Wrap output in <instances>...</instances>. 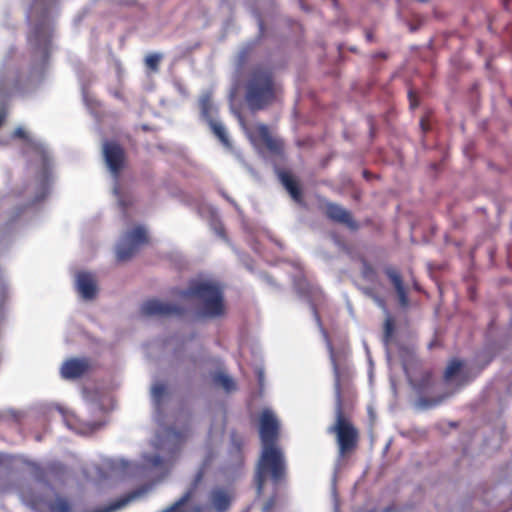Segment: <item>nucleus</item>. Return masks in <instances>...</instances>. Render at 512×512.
Wrapping results in <instances>:
<instances>
[{"label":"nucleus","instance_id":"f257e3e1","mask_svg":"<svg viewBox=\"0 0 512 512\" xmlns=\"http://www.w3.org/2000/svg\"><path fill=\"white\" fill-rule=\"evenodd\" d=\"M259 435L262 451L257 464L256 487L262 493L267 477L274 483L285 478V458L282 449L278 446L279 423L270 410H264L259 419Z\"/></svg>","mask_w":512,"mask_h":512},{"label":"nucleus","instance_id":"f03ea898","mask_svg":"<svg viewBox=\"0 0 512 512\" xmlns=\"http://www.w3.org/2000/svg\"><path fill=\"white\" fill-rule=\"evenodd\" d=\"M328 348L334 374V390L336 399V419L335 423L329 428V432L336 435L339 456L346 457L356 450L359 442V432L344 412L341 386L342 371L338 364L333 346L329 344Z\"/></svg>","mask_w":512,"mask_h":512},{"label":"nucleus","instance_id":"7ed1b4c3","mask_svg":"<svg viewBox=\"0 0 512 512\" xmlns=\"http://www.w3.org/2000/svg\"><path fill=\"white\" fill-rule=\"evenodd\" d=\"M279 91L280 86L271 67L257 65L251 69L245 83V101L250 110L259 111L272 105Z\"/></svg>","mask_w":512,"mask_h":512},{"label":"nucleus","instance_id":"20e7f679","mask_svg":"<svg viewBox=\"0 0 512 512\" xmlns=\"http://www.w3.org/2000/svg\"><path fill=\"white\" fill-rule=\"evenodd\" d=\"M182 298L197 299L202 303L200 315L216 318L224 315L225 306L221 288L210 281H193L189 287L179 292Z\"/></svg>","mask_w":512,"mask_h":512},{"label":"nucleus","instance_id":"39448f33","mask_svg":"<svg viewBox=\"0 0 512 512\" xmlns=\"http://www.w3.org/2000/svg\"><path fill=\"white\" fill-rule=\"evenodd\" d=\"M148 243L147 232L144 227L136 226L128 231L117 246V260L120 262L130 260L142 245Z\"/></svg>","mask_w":512,"mask_h":512},{"label":"nucleus","instance_id":"423d86ee","mask_svg":"<svg viewBox=\"0 0 512 512\" xmlns=\"http://www.w3.org/2000/svg\"><path fill=\"white\" fill-rule=\"evenodd\" d=\"M103 155L109 170L115 178H118L125 166L126 153L124 148L115 141H106L103 144Z\"/></svg>","mask_w":512,"mask_h":512},{"label":"nucleus","instance_id":"0eeeda50","mask_svg":"<svg viewBox=\"0 0 512 512\" xmlns=\"http://www.w3.org/2000/svg\"><path fill=\"white\" fill-rule=\"evenodd\" d=\"M250 138L254 142L262 143L273 155L284 154V143L281 139L273 137L265 124H257L250 132Z\"/></svg>","mask_w":512,"mask_h":512},{"label":"nucleus","instance_id":"6e6552de","mask_svg":"<svg viewBox=\"0 0 512 512\" xmlns=\"http://www.w3.org/2000/svg\"><path fill=\"white\" fill-rule=\"evenodd\" d=\"M141 312L145 316H182L185 309L177 305L164 303L157 299H150L142 304Z\"/></svg>","mask_w":512,"mask_h":512},{"label":"nucleus","instance_id":"1a4fd4ad","mask_svg":"<svg viewBox=\"0 0 512 512\" xmlns=\"http://www.w3.org/2000/svg\"><path fill=\"white\" fill-rule=\"evenodd\" d=\"M325 215L329 220L343 224L350 230L356 231L359 229V224L353 219L351 212L339 204L327 203L325 205Z\"/></svg>","mask_w":512,"mask_h":512},{"label":"nucleus","instance_id":"9d476101","mask_svg":"<svg viewBox=\"0 0 512 512\" xmlns=\"http://www.w3.org/2000/svg\"><path fill=\"white\" fill-rule=\"evenodd\" d=\"M91 369L88 358H70L61 367V376L67 380L78 379L86 375Z\"/></svg>","mask_w":512,"mask_h":512},{"label":"nucleus","instance_id":"9b49d317","mask_svg":"<svg viewBox=\"0 0 512 512\" xmlns=\"http://www.w3.org/2000/svg\"><path fill=\"white\" fill-rule=\"evenodd\" d=\"M13 136L26 141L29 151L34 155L35 160L39 161L44 170H47L49 166V155L44 146L29 138L26 131L22 127H18L14 130Z\"/></svg>","mask_w":512,"mask_h":512},{"label":"nucleus","instance_id":"f8f14e48","mask_svg":"<svg viewBox=\"0 0 512 512\" xmlns=\"http://www.w3.org/2000/svg\"><path fill=\"white\" fill-rule=\"evenodd\" d=\"M384 272L396 291L399 305L402 308H407L409 306L408 290L404 285L401 273L392 266L386 267Z\"/></svg>","mask_w":512,"mask_h":512},{"label":"nucleus","instance_id":"ddd939ff","mask_svg":"<svg viewBox=\"0 0 512 512\" xmlns=\"http://www.w3.org/2000/svg\"><path fill=\"white\" fill-rule=\"evenodd\" d=\"M77 290L82 298L92 300L97 295V283L93 274L89 272H79L77 274Z\"/></svg>","mask_w":512,"mask_h":512},{"label":"nucleus","instance_id":"4468645a","mask_svg":"<svg viewBox=\"0 0 512 512\" xmlns=\"http://www.w3.org/2000/svg\"><path fill=\"white\" fill-rule=\"evenodd\" d=\"M209 504L215 512H227L231 506L232 496L224 488H214L209 493Z\"/></svg>","mask_w":512,"mask_h":512},{"label":"nucleus","instance_id":"2eb2a0df","mask_svg":"<svg viewBox=\"0 0 512 512\" xmlns=\"http://www.w3.org/2000/svg\"><path fill=\"white\" fill-rule=\"evenodd\" d=\"M279 176L283 186L288 191L291 198L297 203H302L303 193L298 181L289 172L283 171Z\"/></svg>","mask_w":512,"mask_h":512},{"label":"nucleus","instance_id":"dca6fc26","mask_svg":"<svg viewBox=\"0 0 512 512\" xmlns=\"http://www.w3.org/2000/svg\"><path fill=\"white\" fill-rule=\"evenodd\" d=\"M178 452H179V445H176L173 449L170 450L167 457H162L160 455H153L148 458V463L151 464L155 468L169 469L175 462Z\"/></svg>","mask_w":512,"mask_h":512},{"label":"nucleus","instance_id":"f3484780","mask_svg":"<svg viewBox=\"0 0 512 512\" xmlns=\"http://www.w3.org/2000/svg\"><path fill=\"white\" fill-rule=\"evenodd\" d=\"M410 383L418 394L425 393L433 384V373L432 371H425L420 379L416 381L410 380Z\"/></svg>","mask_w":512,"mask_h":512},{"label":"nucleus","instance_id":"a211bd4d","mask_svg":"<svg viewBox=\"0 0 512 512\" xmlns=\"http://www.w3.org/2000/svg\"><path fill=\"white\" fill-rule=\"evenodd\" d=\"M199 107L202 118L208 123L214 120V106L209 95H204L199 100Z\"/></svg>","mask_w":512,"mask_h":512},{"label":"nucleus","instance_id":"6ab92c4d","mask_svg":"<svg viewBox=\"0 0 512 512\" xmlns=\"http://www.w3.org/2000/svg\"><path fill=\"white\" fill-rule=\"evenodd\" d=\"M208 125L212 130L213 134L219 139V141L224 146L229 147L230 141L226 133L225 127L220 122H217L215 119L208 122Z\"/></svg>","mask_w":512,"mask_h":512},{"label":"nucleus","instance_id":"aec40b11","mask_svg":"<svg viewBox=\"0 0 512 512\" xmlns=\"http://www.w3.org/2000/svg\"><path fill=\"white\" fill-rule=\"evenodd\" d=\"M462 367V361L458 359L451 360L444 371V380L446 382H450L453 378L460 374Z\"/></svg>","mask_w":512,"mask_h":512},{"label":"nucleus","instance_id":"412c9836","mask_svg":"<svg viewBox=\"0 0 512 512\" xmlns=\"http://www.w3.org/2000/svg\"><path fill=\"white\" fill-rule=\"evenodd\" d=\"M362 269H361V275L362 277L370 282H374L377 279V272L375 268L367 261L366 258L361 257L360 258Z\"/></svg>","mask_w":512,"mask_h":512},{"label":"nucleus","instance_id":"4be33fe9","mask_svg":"<svg viewBox=\"0 0 512 512\" xmlns=\"http://www.w3.org/2000/svg\"><path fill=\"white\" fill-rule=\"evenodd\" d=\"M216 384L222 386L227 392H230L236 388L234 380L224 373H216L213 377Z\"/></svg>","mask_w":512,"mask_h":512},{"label":"nucleus","instance_id":"5701e85b","mask_svg":"<svg viewBox=\"0 0 512 512\" xmlns=\"http://www.w3.org/2000/svg\"><path fill=\"white\" fill-rule=\"evenodd\" d=\"M395 331V322L391 316H388L384 322V335L383 339L385 343H389L393 338Z\"/></svg>","mask_w":512,"mask_h":512},{"label":"nucleus","instance_id":"b1692460","mask_svg":"<svg viewBox=\"0 0 512 512\" xmlns=\"http://www.w3.org/2000/svg\"><path fill=\"white\" fill-rule=\"evenodd\" d=\"M162 59V55L158 53H151L146 56L145 64L148 69L153 72H157L159 70V65Z\"/></svg>","mask_w":512,"mask_h":512},{"label":"nucleus","instance_id":"393cba45","mask_svg":"<svg viewBox=\"0 0 512 512\" xmlns=\"http://www.w3.org/2000/svg\"><path fill=\"white\" fill-rule=\"evenodd\" d=\"M166 394V386L163 383H157L152 387V398L157 406H160Z\"/></svg>","mask_w":512,"mask_h":512},{"label":"nucleus","instance_id":"a878e982","mask_svg":"<svg viewBox=\"0 0 512 512\" xmlns=\"http://www.w3.org/2000/svg\"><path fill=\"white\" fill-rule=\"evenodd\" d=\"M115 192L118 195L119 205L123 210H127L130 206L133 205V199L130 196L120 194V192L116 189Z\"/></svg>","mask_w":512,"mask_h":512},{"label":"nucleus","instance_id":"bb28decb","mask_svg":"<svg viewBox=\"0 0 512 512\" xmlns=\"http://www.w3.org/2000/svg\"><path fill=\"white\" fill-rule=\"evenodd\" d=\"M441 402V399H429L426 397L419 398V404L424 408H430L436 406Z\"/></svg>","mask_w":512,"mask_h":512},{"label":"nucleus","instance_id":"cd10ccee","mask_svg":"<svg viewBox=\"0 0 512 512\" xmlns=\"http://www.w3.org/2000/svg\"><path fill=\"white\" fill-rule=\"evenodd\" d=\"M167 433L169 436H173L177 440L178 444H180L186 437V435H182L181 433H176L173 430H168Z\"/></svg>","mask_w":512,"mask_h":512},{"label":"nucleus","instance_id":"c85d7f7f","mask_svg":"<svg viewBox=\"0 0 512 512\" xmlns=\"http://www.w3.org/2000/svg\"><path fill=\"white\" fill-rule=\"evenodd\" d=\"M47 195V185L46 183L43 184V191L39 196L36 197V199L33 201V203L42 201Z\"/></svg>","mask_w":512,"mask_h":512},{"label":"nucleus","instance_id":"c756f323","mask_svg":"<svg viewBox=\"0 0 512 512\" xmlns=\"http://www.w3.org/2000/svg\"><path fill=\"white\" fill-rule=\"evenodd\" d=\"M493 358H494V355H492V354L488 355L485 358L483 364L481 365L480 370H483L485 367H487L492 362Z\"/></svg>","mask_w":512,"mask_h":512},{"label":"nucleus","instance_id":"7c9ffc66","mask_svg":"<svg viewBox=\"0 0 512 512\" xmlns=\"http://www.w3.org/2000/svg\"><path fill=\"white\" fill-rule=\"evenodd\" d=\"M408 96H409V99H410V106H411L412 108H415V107L418 105V103L416 102V100H415V98H414V93H413V91H409Z\"/></svg>","mask_w":512,"mask_h":512},{"label":"nucleus","instance_id":"2f4dec72","mask_svg":"<svg viewBox=\"0 0 512 512\" xmlns=\"http://www.w3.org/2000/svg\"><path fill=\"white\" fill-rule=\"evenodd\" d=\"M192 512H209V510L203 505H196L193 507Z\"/></svg>","mask_w":512,"mask_h":512},{"label":"nucleus","instance_id":"473e14b6","mask_svg":"<svg viewBox=\"0 0 512 512\" xmlns=\"http://www.w3.org/2000/svg\"><path fill=\"white\" fill-rule=\"evenodd\" d=\"M273 505H274V499H269V501H267V503L264 506V510L269 511L273 507Z\"/></svg>","mask_w":512,"mask_h":512},{"label":"nucleus","instance_id":"72a5a7b5","mask_svg":"<svg viewBox=\"0 0 512 512\" xmlns=\"http://www.w3.org/2000/svg\"><path fill=\"white\" fill-rule=\"evenodd\" d=\"M6 118V113L4 111H0V127L3 125Z\"/></svg>","mask_w":512,"mask_h":512},{"label":"nucleus","instance_id":"f704fd0d","mask_svg":"<svg viewBox=\"0 0 512 512\" xmlns=\"http://www.w3.org/2000/svg\"><path fill=\"white\" fill-rule=\"evenodd\" d=\"M420 125H421V128L423 131H427L429 129V127L426 125V122L424 119H421Z\"/></svg>","mask_w":512,"mask_h":512},{"label":"nucleus","instance_id":"c9c22d12","mask_svg":"<svg viewBox=\"0 0 512 512\" xmlns=\"http://www.w3.org/2000/svg\"><path fill=\"white\" fill-rule=\"evenodd\" d=\"M374 298H375V300L377 301V303H378L380 306H382V307H384V306H385V303H384V300H383V299H381V298H379V297H377V296H375Z\"/></svg>","mask_w":512,"mask_h":512},{"label":"nucleus","instance_id":"e433bc0d","mask_svg":"<svg viewBox=\"0 0 512 512\" xmlns=\"http://www.w3.org/2000/svg\"><path fill=\"white\" fill-rule=\"evenodd\" d=\"M366 38H367V40H368L369 42L373 41V35H372V33H371V32H367V33H366Z\"/></svg>","mask_w":512,"mask_h":512},{"label":"nucleus","instance_id":"4c0bfd02","mask_svg":"<svg viewBox=\"0 0 512 512\" xmlns=\"http://www.w3.org/2000/svg\"><path fill=\"white\" fill-rule=\"evenodd\" d=\"M383 512H396V510L394 507L389 506V507L385 508Z\"/></svg>","mask_w":512,"mask_h":512},{"label":"nucleus","instance_id":"58836bf2","mask_svg":"<svg viewBox=\"0 0 512 512\" xmlns=\"http://www.w3.org/2000/svg\"><path fill=\"white\" fill-rule=\"evenodd\" d=\"M370 133H371L372 136L375 133V129H374V125H373L372 121L370 122Z\"/></svg>","mask_w":512,"mask_h":512},{"label":"nucleus","instance_id":"ea45409f","mask_svg":"<svg viewBox=\"0 0 512 512\" xmlns=\"http://www.w3.org/2000/svg\"><path fill=\"white\" fill-rule=\"evenodd\" d=\"M413 288H414L416 291H420V290H421L420 285H419L417 282H414V283H413Z\"/></svg>","mask_w":512,"mask_h":512},{"label":"nucleus","instance_id":"a19ab883","mask_svg":"<svg viewBox=\"0 0 512 512\" xmlns=\"http://www.w3.org/2000/svg\"><path fill=\"white\" fill-rule=\"evenodd\" d=\"M363 176H364L366 179H368V178H369V176H370V173H369L367 170H364V171H363Z\"/></svg>","mask_w":512,"mask_h":512},{"label":"nucleus","instance_id":"79ce46f5","mask_svg":"<svg viewBox=\"0 0 512 512\" xmlns=\"http://www.w3.org/2000/svg\"><path fill=\"white\" fill-rule=\"evenodd\" d=\"M378 57H381V58H386V54L385 53H379L377 54Z\"/></svg>","mask_w":512,"mask_h":512},{"label":"nucleus","instance_id":"37998d69","mask_svg":"<svg viewBox=\"0 0 512 512\" xmlns=\"http://www.w3.org/2000/svg\"><path fill=\"white\" fill-rule=\"evenodd\" d=\"M222 195L226 198V200L232 202V200L226 194L223 193Z\"/></svg>","mask_w":512,"mask_h":512},{"label":"nucleus","instance_id":"c03bdc74","mask_svg":"<svg viewBox=\"0 0 512 512\" xmlns=\"http://www.w3.org/2000/svg\"><path fill=\"white\" fill-rule=\"evenodd\" d=\"M260 29H263V22H260Z\"/></svg>","mask_w":512,"mask_h":512}]
</instances>
